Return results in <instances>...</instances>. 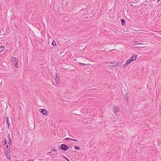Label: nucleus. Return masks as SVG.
Here are the masks:
<instances>
[{
  "label": "nucleus",
  "instance_id": "obj_1",
  "mask_svg": "<svg viewBox=\"0 0 161 161\" xmlns=\"http://www.w3.org/2000/svg\"><path fill=\"white\" fill-rule=\"evenodd\" d=\"M11 60L12 62V65L17 68H18V59L16 57L12 56L11 57Z\"/></svg>",
  "mask_w": 161,
  "mask_h": 161
},
{
  "label": "nucleus",
  "instance_id": "obj_2",
  "mask_svg": "<svg viewBox=\"0 0 161 161\" xmlns=\"http://www.w3.org/2000/svg\"><path fill=\"white\" fill-rule=\"evenodd\" d=\"M69 148L70 147H69L68 146L64 144H61V146L58 147V149L60 150H61L62 151H67Z\"/></svg>",
  "mask_w": 161,
  "mask_h": 161
},
{
  "label": "nucleus",
  "instance_id": "obj_3",
  "mask_svg": "<svg viewBox=\"0 0 161 161\" xmlns=\"http://www.w3.org/2000/svg\"><path fill=\"white\" fill-rule=\"evenodd\" d=\"M5 147H4V154L9 153L10 152V147H9L8 145H6Z\"/></svg>",
  "mask_w": 161,
  "mask_h": 161
},
{
  "label": "nucleus",
  "instance_id": "obj_4",
  "mask_svg": "<svg viewBox=\"0 0 161 161\" xmlns=\"http://www.w3.org/2000/svg\"><path fill=\"white\" fill-rule=\"evenodd\" d=\"M40 113L45 115H47L48 114V112L46 109H42L40 110Z\"/></svg>",
  "mask_w": 161,
  "mask_h": 161
},
{
  "label": "nucleus",
  "instance_id": "obj_5",
  "mask_svg": "<svg viewBox=\"0 0 161 161\" xmlns=\"http://www.w3.org/2000/svg\"><path fill=\"white\" fill-rule=\"evenodd\" d=\"M123 62L124 61H122V62H117V63L115 65H110V66L113 67H117L120 66V67H121L122 66V64Z\"/></svg>",
  "mask_w": 161,
  "mask_h": 161
},
{
  "label": "nucleus",
  "instance_id": "obj_6",
  "mask_svg": "<svg viewBox=\"0 0 161 161\" xmlns=\"http://www.w3.org/2000/svg\"><path fill=\"white\" fill-rule=\"evenodd\" d=\"M143 41H134V44L135 45H144V44L141 43V42H142Z\"/></svg>",
  "mask_w": 161,
  "mask_h": 161
},
{
  "label": "nucleus",
  "instance_id": "obj_7",
  "mask_svg": "<svg viewBox=\"0 0 161 161\" xmlns=\"http://www.w3.org/2000/svg\"><path fill=\"white\" fill-rule=\"evenodd\" d=\"M5 118L6 119V122L8 125V128H9V126L10 125V123L9 121V118L8 115L7 116V115H6Z\"/></svg>",
  "mask_w": 161,
  "mask_h": 161
},
{
  "label": "nucleus",
  "instance_id": "obj_8",
  "mask_svg": "<svg viewBox=\"0 0 161 161\" xmlns=\"http://www.w3.org/2000/svg\"><path fill=\"white\" fill-rule=\"evenodd\" d=\"M137 57V55L136 54H134L132 57H130V59L132 60V61H135L136 60V58Z\"/></svg>",
  "mask_w": 161,
  "mask_h": 161
},
{
  "label": "nucleus",
  "instance_id": "obj_9",
  "mask_svg": "<svg viewBox=\"0 0 161 161\" xmlns=\"http://www.w3.org/2000/svg\"><path fill=\"white\" fill-rule=\"evenodd\" d=\"M114 113H116L119 111V108L118 107H117L115 106H114L113 107Z\"/></svg>",
  "mask_w": 161,
  "mask_h": 161
},
{
  "label": "nucleus",
  "instance_id": "obj_10",
  "mask_svg": "<svg viewBox=\"0 0 161 161\" xmlns=\"http://www.w3.org/2000/svg\"><path fill=\"white\" fill-rule=\"evenodd\" d=\"M59 77L57 75V73H56L55 76V80L56 83L57 84H58V83L59 82Z\"/></svg>",
  "mask_w": 161,
  "mask_h": 161
},
{
  "label": "nucleus",
  "instance_id": "obj_11",
  "mask_svg": "<svg viewBox=\"0 0 161 161\" xmlns=\"http://www.w3.org/2000/svg\"><path fill=\"white\" fill-rule=\"evenodd\" d=\"M7 137L8 138V139H9L8 143V144L10 145H11L12 144V141H11V140L10 138L9 133H8V136Z\"/></svg>",
  "mask_w": 161,
  "mask_h": 161
},
{
  "label": "nucleus",
  "instance_id": "obj_12",
  "mask_svg": "<svg viewBox=\"0 0 161 161\" xmlns=\"http://www.w3.org/2000/svg\"><path fill=\"white\" fill-rule=\"evenodd\" d=\"M64 140H70V141H73L75 142H78V140H75V139H72L70 138L67 137L66 138L64 139Z\"/></svg>",
  "mask_w": 161,
  "mask_h": 161
},
{
  "label": "nucleus",
  "instance_id": "obj_13",
  "mask_svg": "<svg viewBox=\"0 0 161 161\" xmlns=\"http://www.w3.org/2000/svg\"><path fill=\"white\" fill-rule=\"evenodd\" d=\"M121 24L122 25H125L126 24V22L123 19H120Z\"/></svg>",
  "mask_w": 161,
  "mask_h": 161
},
{
  "label": "nucleus",
  "instance_id": "obj_14",
  "mask_svg": "<svg viewBox=\"0 0 161 161\" xmlns=\"http://www.w3.org/2000/svg\"><path fill=\"white\" fill-rule=\"evenodd\" d=\"M125 98L126 102L127 103L129 101V96L127 94H125Z\"/></svg>",
  "mask_w": 161,
  "mask_h": 161
},
{
  "label": "nucleus",
  "instance_id": "obj_15",
  "mask_svg": "<svg viewBox=\"0 0 161 161\" xmlns=\"http://www.w3.org/2000/svg\"><path fill=\"white\" fill-rule=\"evenodd\" d=\"M5 154L6 155V157L9 160L11 159V158L10 154V152L9 153H6V154Z\"/></svg>",
  "mask_w": 161,
  "mask_h": 161
},
{
  "label": "nucleus",
  "instance_id": "obj_16",
  "mask_svg": "<svg viewBox=\"0 0 161 161\" xmlns=\"http://www.w3.org/2000/svg\"><path fill=\"white\" fill-rule=\"evenodd\" d=\"M3 142H4L3 145L4 146H5L6 145H7V141L6 138H5L4 141L2 142L3 143Z\"/></svg>",
  "mask_w": 161,
  "mask_h": 161
},
{
  "label": "nucleus",
  "instance_id": "obj_17",
  "mask_svg": "<svg viewBox=\"0 0 161 161\" xmlns=\"http://www.w3.org/2000/svg\"><path fill=\"white\" fill-rule=\"evenodd\" d=\"M132 60L130 59H129L127 60L126 62L125 65H127L128 64H130Z\"/></svg>",
  "mask_w": 161,
  "mask_h": 161
},
{
  "label": "nucleus",
  "instance_id": "obj_18",
  "mask_svg": "<svg viewBox=\"0 0 161 161\" xmlns=\"http://www.w3.org/2000/svg\"><path fill=\"white\" fill-rule=\"evenodd\" d=\"M108 63L110 64H112V65H115L116 64L117 62L115 61H113L112 62H109Z\"/></svg>",
  "mask_w": 161,
  "mask_h": 161
},
{
  "label": "nucleus",
  "instance_id": "obj_19",
  "mask_svg": "<svg viewBox=\"0 0 161 161\" xmlns=\"http://www.w3.org/2000/svg\"><path fill=\"white\" fill-rule=\"evenodd\" d=\"M5 47L3 46H1L0 47V52H2L4 49Z\"/></svg>",
  "mask_w": 161,
  "mask_h": 161
},
{
  "label": "nucleus",
  "instance_id": "obj_20",
  "mask_svg": "<svg viewBox=\"0 0 161 161\" xmlns=\"http://www.w3.org/2000/svg\"><path fill=\"white\" fill-rule=\"evenodd\" d=\"M52 45L53 46H56L57 45H56V43L54 40L52 42Z\"/></svg>",
  "mask_w": 161,
  "mask_h": 161
},
{
  "label": "nucleus",
  "instance_id": "obj_21",
  "mask_svg": "<svg viewBox=\"0 0 161 161\" xmlns=\"http://www.w3.org/2000/svg\"><path fill=\"white\" fill-rule=\"evenodd\" d=\"M74 148L75 149L78 150H79L80 149V147H78L76 146H75Z\"/></svg>",
  "mask_w": 161,
  "mask_h": 161
},
{
  "label": "nucleus",
  "instance_id": "obj_22",
  "mask_svg": "<svg viewBox=\"0 0 161 161\" xmlns=\"http://www.w3.org/2000/svg\"><path fill=\"white\" fill-rule=\"evenodd\" d=\"M52 151L53 152H57V150H56L54 148H53L52 150Z\"/></svg>",
  "mask_w": 161,
  "mask_h": 161
},
{
  "label": "nucleus",
  "instance_id": "obj_23",
  "mask_svg": "<svg viewBox=\"0 0 161 161\" xmlns=\"http://www.w3.org/2000/svg\"><path fill=\"white\" fill-rule=\"evenodd\" d=\"M79 64H80V65H82L84 66H85V65H86V64L82 63H79Z\"/></svg>",
  "mask_w": 161,
  "mask_h": 161
},
{
  "label": "nucleus",
  "instance_id": "obj_24",
  "mask_svg": "<svg viewBox=\"0 0 161 161\" xmlns=\"http://www.w3.org/2000/svg\"><path fill=\"white\" fill-rule=\"evenodd\" d=\"M74 146V145H72V144H70V145H69V147H70V148H71V147H72V146Z\"/></svg>",
  "mask_w": 161,
  "mask_h": 161
},
{
  "label": "nucleus",
  "instance_id": "obj_25",
  "mask_svg": "<svg viewBox=\"0 0 161 161\" xmlns=\"http://www.w3.org/2000/svg\"><path fill=\"white\" fill-rule=\"evenodd\" d=\"M62 157L63 158H65L66 160H67L68 159V158H66V157H65L63 155V156H62Z\"/></svg>",
  "mask_w": 161,
  "mask_h": 161
},
{
  "label": "nucleus",
  "instance_id": "obj_26",
  "mask_svg": "<svg viewBox=\"0 0 161 161\" xmlns=\"http://www.w3.org/2000/svg\"><path fill=\"white\" fill-rule=\"evenodd\" d=\"M51 153H52V152H47V155H49L50 154H51Z\"/></svg>",
  "mask_w": 161,
  "mask_h": 161
},
{
  "label": "nucleus",
  "instance_id": "obj_27",
  "mask_svg": "<svg viewBox=\"0 0 161 161\" xmlns=\"http://www.w3.org/2000/svg\"><path fill=\"white\" fill-rule=\"evenodd\" d=\"M127 65H125V64L123 66V68H126V66Z\"/></svg>",
  "mask_w": 161,
  "mask_h": 161
},
{
  "label": "nucleus",
  "instance_id": "obj_28",
  "mask_svg": "<svg viewBox=\"0 0 161 161\" xmlns=\"http://www.w3.org/2000/svg\"><path fill=\"white\" fill-rule=\"evenodd\" d=\"M28 161H33V159H30L28 160Z\"/></svg>",
  "mask_w": 161,
  "mask_h": 161
},
{
  "label": "nucleus",
  "instance_id": "obj_29",
  "mask_svg": "<svg viewBox=\"0 0 161 161\" xmlns=\"http://www.w3.org/2000/svg\"><path fill=\"white\" fill-rule=\"evenodd\" d=\"M57 160H58L57 159H53V160L55 161H57Z\"/></svg>",
  "mask_w": 161,
  "mask_h": 161
},
{
  "label": "nucleus",
  "instance_id": "obj_30",
  "mask_svg": "<svg viewBox=\"0 0 161 161\" xmlns=\"http://www.w3.org/2000/svg\"><path fill=\"white\" fill-rule=\"evenodd\" d=\"M143 47V46H140L138 47Z\"/></svg>",
  "mask_w": 161,
  "mask_h": 161
},
{
  "label": "nucleus",
  "instance_id": "obj_31",
  "mask_svg": "<svg viewBox=\"0 0 161 161\" xmlns=\"http://www.w3.org/2000/svg\"><path fill=\"white\" fill-rule=\"evenodd\" d=\"M143 47V46H140L138 47Z\"/></svg>",
  "mask_w": 161,
  "mask_h": 161
},
{
  "label": "nucleus",
  "instance_id": "obj_32",
  "mask_svg": "<svg viewBox=\"0 0 161 161\" xmlns=\"http://www.w3.org/2000/svg\"><path fill=\"white\" fill-rule=\"evenodd\" d=\"M2 85V82H1V83L0 84V87L1 86V85Z\"/></svg>",
  "mask_w": 161,
  "mask_h": 161
},
{
  "label": "nucleus",
  "instance_id": "obj_33",
  "mask_svg": "<svg viewBox=\"0 0 161 161\" xmlns=\"http://www.w3.org/2000/svg\"><path fill=\"white\" fill-rule=\"evenodd\" d=\"M67 160L68 161H70L69 160L68 158Z\"/></svg>",
  "mask_w": 161,
  "mask_h": 161
},
{
  "label": "nucleus",
  "instance_id": "obj_34",
  "mask_svg": "<svg viewBox=\"0 0 161 161\" xmlns=\"http://www.w3.org/2000/svg\"><path fill=\"white\" fill-rule=\"evenodd\" d=\"M160 1H161V0H158V2Z\"/></svg>",
  "mask_w": 161,
  "mask_h": 161
},
{
  "label": "nucleus",
  "instance_id": "obj_35",
  "mask_svg": "<svg viewBox=\"0 0 161 161\" xmlns=\"http://www.w3.org/2000/svg\"><path fill=\"white\" fill-rule=\"evenodd\" d=\"M146 3H148V2L146 1Z\"/></svg>",
  "mask_w": 161,
  "mask_h": 161
}]
</instances>
